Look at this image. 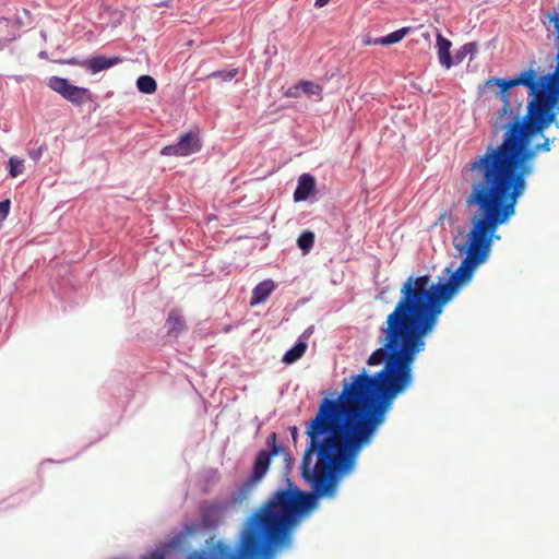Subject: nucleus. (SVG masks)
I'll use <instances>...</instances> for the list:
<instances>
[{
    "instance_id": "5",
    "label": "nucleus",
    "mask_w": 559,
    "mask_h": 559,
    "mask_svg": "<svg viewBox=\"0 0 559 559\" xmlns=\"http://www.w3.org/2000/svg\"><path fill=\"white\" fill-rule=\"evenodd\" d=\"M201 150V141L199 136L192 132L182 134L178 142L162 148L160 154L164 156H188Z\"/></svg>"
},
{
    "instance_id": "10",
    "label": "nucleus",
    "mask_w": 559,
    "mask_h": 559,
    "mask_svg": "<svg viewBox=\"0 0 559 559\" xmlns=\"http://www.w3.org/2000/svg\"><path fill=\"white\" fill-rule=\"evenodd\" d=\"M436 44L438 48V58L445 69H450L453 66V60L451 58L450 49L452 47V43L442 36L441 33L437 34Z\"/></svg>"
},
{
    "instance_id": "20",
    "label": "nucleus",
    "mask_w": 559,
    "mask_h": 559,
    "mask_svg": "<svg viewBox=\"0 0 559 559\" xmlns=\"http://www.w3.org/2000/svg\"><path fill=\"white\" fill-rule=\"evenodd\" d=\"M477 52V45L476 43H467L463 45L459 51L455 53V60L456 62L463 61V59L466 57V55H475Z\"/></svg>"
},
{
    "instance_id": "11",
    "label": "nucleus",
    "mask_w": 559,
    "mask_h": 559,
    "mask_svg": "<svg viewBox=\"0 0 559 559\" xmlns=\"http://www.w3.org/2000/svg\"><path fill=\"white\" fill-rule=\"evenodd\" d=\"M225 507L221 503H210L203 509L202 520L205 526H216L223 516Z\"/></svg>"
},
{
    "instance_id": "18",
    "label": "nucleus",
    "mask_w": 559,
    "mask_h": 559,
    "mask_svg": "<svg viewBox=\"0 0 559 559\" xmlns=\"http://www.w3.org/2000/svg\"><path fill=\"white\" fill-rule=\"evenodd\" d=\"M136 87L144 94H153L157 90L156 81L150 75H141L136 80Z\"/></svg>"
},
{
    "instance_id": "26",
    "label": "nucleus",
    "mask_w": 559,
    "mask_h": 559,
    "mask_svg": "<svg viewBox=\"0 0 559 559\" xmlns=\"http://www.w3.org/2000/svg\"><path fill=\"white\" fill-rule=\"evenodd\" d=\"M41 153H43V148L39 147L37 148L36 151H32L29 152V156L34 159V160H37L40 156H41Z\"/></svg>"
},
{
    "instance_id": "2",
    "label": "nucleus",
    "mask_w": 559,
    "mask_h": 559,
    "mask_svg": "<svg viewBox=\"0 0 559 559\" xmlns=\"http://www.w3.org/2000/svg\"><path fill=\"white\" fill-rule=\"evenodd\" d=\"M313 502L309 493H274L248 519L237 550L216 542L191 551L187 559H274L277 548L290 544L293 528Z\"/></svg>"
},
{
    "instance_id": "17",
    "label": "nucleus",
    "mask_w": 559,
    "mask_h": 559,
    "mask_svg": "<svg viewBox=\"0 0 559 559\" xmlns=\"http://www.w3.org/2000/svg\"><path fill=\"white\" fill-rule=\"evenodd\" d=\"M168 333H179L185 329L183 318L177 310H171L167 319Z\"/></svg>"
},
{
    "instance_id": "25",
    "label": "nucleus",
    "mask_w": 559,
    "mask_h": 559,
    "mask_svg": "<svg viewBox=\"0 0 559 559\" xmlns=\"http://www.w3.org/2000/svg\"><path fill=\"white\" fill-rule=\"evenodd\" d=\"M269 453H272V456L273 455H278V454L285 453V449H284L283 445L276 444L275 447H273L271 449V451Z\"/></svg>"
},
{
    "instance_id": "23",
    "label": "nucleus",
    "mask_w": 559,
    "mask_h": 559,
    "mask_svg": "<svg viewBox=\"0 0 559 559\" xmlns=\"http://www.w3.org/2000/svg\"><path fill=\"white\" fill-rule=\"evenodd\" d=\"M10 212V201L4 200L0 202V222L2 223L3 219L8 216Z\"/></svg>"
},
{
    "instance_id": "3",
    "label": "nucleus",
    "mask_w": 559,
    "mask_h": 559,
    "mask_svg": "<svg viewBox=\"0 0 559 559\" xmlns=\"http://www.w3.org/2000/svg\"><path fill=\"white\" fill-rule=\"evenodd\" d=\"M47 86L74 105H81L90 98L87 88L72 85L67 79L60 76H50Z\"/></svg>"
},
{
    "instance_id": "1",
    "label": "nucleus",
    "mask_w": 559,
    "mask_h": 559,
    "mask_svg": "<svg viewBox=\"0 0 559 559\" xmlns=\"http://www.w3.org/2000/svg\"><path fill=\"white\" fill-rule=\"evenodd\" d=\"M490 83L500 88L503 107L499 118L507 115L512 120L500 126L506 129L500 144L489 145L463 168L471 188L465 203L477 207L468 233L460 231L453 238L455 250L465 258L445 283H432L429 275H411L403 282L400 298L381 329V347L368 357V365H414L444 306L486 262L493 239H500L498 227L515 214L526 178L535 170L533 159L539 152L550 151L549 138L536 145L532 141L556 119L559 75L554 72L537 79L534 70H526L509 80L491 79Z\"/></svg>"
},
{
    "instance_id": "27",
    "label": "nucleus",
    "mask_w": 559,
    "mask_h": 559,
    "mask_svg": "<svg viewBox=\"0 0 559 559\" xmlns=\"http://www.w3.org/2000/svg\"><path fill=\"white\" fill-rule=\"evenodd\" d=\"M82 61L83 60H78L75 58H71V59L64 60L63 63L81 67Z\"/></svg>"
},
{
    "instance_id": "29",
    "label": "nucleus",
    "mask_w": 559,
    "mask_h": 559,
    "mask_svg": "<svg viewBox=\"0 0 559 559\" xmlns=\"http://www.w3.org/2000/svg\"><path fill=\"white\" fill-rule=\"evenodd\" d=\"M290 431H292V437H293L294 441H296V439H297V435H298V429H297V427H293V428L290 429Z\"/></svg>"
},
{
    "instance_id": "19",
    "label": "nucleus",
    "mask_w": 559,
    "mask_h": 559,
    "mask_svg": "<svg viewBox=\"0 0 559 559\" xmlns=\"http://www.w3.org/2000/svg\"><path fill=\"white\" fill-rule=\"evenodd\" d=\"M24 170V160L15 156L9 159V175L12 178L17 177Z\"/></svg>"
},
{
    "instance_id": "4",
    "label": "nucleus",
    "mask_w": 559,
    "mask_h": 559,
    "mask_svg": "<svg viewBox=\"0 0 559 559\" xmlns=\"http://www.w3.org/2000/svg\"><path fill=\"white\" fill-rule=\"evenodd\" d=\"M197 532V524H187L180 534L174 536L169 542L160 545L156 550L142 556L140 559H169L171 551L181 549L186 544V538L190 535H194Z\"/></svg>"
},
{
    "instance_id": "7",
    "label": "nucleus",
    "mask_w": 559,
    "mask_h": 559,
    "mask_svg": "<svg viewBox=\"0 0 559 559\" xmlns=\"http://www.w3.org/2000/svg\"><path fill=\"white\" fill-rule=\"evenodd\" d=\"M272 453L269 451H260L254 460L252 474L249 478V484L254 485L259 483L266 474L271 464Z\"/></svg>"
},
{
    "instance_id": "12",
    "label": "nucleus",
    "mask_w": 559,
    "mask_h": 559,
    "mask_svg": "<svg viewBox=\"0 0 559 559\" xmlns=\"http://www.w3.org/2000/svg\"><path fill=\"white\" fill-rule=\"evenodd\" d=\"M275 289V284L272 280H265L259 283L252 290L250 305L255 306L266 300L271 293Z\"/></svg>"
},
{
    "instance_id": "9",
    "label": "nucleus",
    "mask_w": 559,
    "mask_h": 559,
    "mask_svg": "<svg viewBox=\"0 0 559 559\" xmlns=\"http://www.w3.org/2000/svg\"><path fill=\"white\" fill-rule=\"evenodd\" d=\"M316 188V179L309 174H302L298 178V186L294 192L295 202L307 200Z\"/></svg>"
},
{
    "instance_id": "24",
    "label": "nucleus",
    "mask_w": 559,
    "mask_h": 559,
    "mask_svg": "<svg viewBox=\"0 0 559 559\" xmlns=\"http://www.w3.org/2000/svg\"><path fill=\"white\" fill-rule=\"evenodd\" d=\"M276 440H277V436L275 432H272L269 435V437L266 439V444L270 447V449H272L273 447H275L277 444Z\"/></svg>"
},
{
    "instance_id": "16",
    "label": "nucleus",
    "mask_w": 559,
    "mask_h": 559,
    "mask_svg": "<svg viewBox=\"0 0 559 559\" xmlns=\"http://www.w3.org/2000/svg\"><path fill=\"white\" fill-rule=\"evenodd\" d=\"M314 233L311 230H304L298 239L297 245L304 254H308L314 245Z\"/></svg>"
},
{
    "instance_id": "6",
    "label": "nucleus",
    "mask_w": 559,
    "mask_h": 559,
    "mask_svg": "<svg viewBox=\"0 0 559 559\" xmlns=\"http://www.w3.org/2000/svg\"><path fill=\"white\" fill-rule=\"evenodd\" d=\"M323 87L312 81L301 80L298 83L288 87L284 95L289 98H299L302 94L316 95L320 100L322 99Z\"/></svg>"
},
{
    "instance_id": "22",
    "label": "nucleus",
    "mask_w": 559,
    "mask_h": 559,
    "mask_svg": "<svg viewBox=\"0 0 559 559\" xmlns=\"http://www.w3.org/2000/svg\"><path fill=\"white\" fill-rule=\"evenodd\" d=\"M445 222H448L450 225L453 223V216L450 212L443 211L436 222V225H443Z\"/></svg>"
},
{
    "instance_id": "28",
    "label": "nucleus",
    "mask_w": 559,
    "mask_h": 559,
    "mask_svg": "<svg viewBox=\"0 0 559 559\" xmlns=\"http://www.w3.org/2000/svg\"><path fill=\"white\" fill-rule=\"evenodd\" d=\"M330 0H316L314 5L318 8H322L329 3Z\"/></svg>"
},
{
    "instance_id": "14",
    "label": "nucleus",
    "mask_w": 559,
    "mask_h": 559,
    "mask_svg": "<svg viewBox=\"0 0 559 559\" xmlns=\"http://www.w3.org/2000/svg\"><path fill=\"white\" fill-rule=\"evenodd\" d=\"M306 349L307 344L304 342H298L284 354L282 361L286 365H290L300 359L306 353Z\"/></svg>"
},
{
    "instance_id": "21",
    "label": "nucleus",
    "mask_w": 559,
    "mask_h": 559,
    "mask_svg": "<svg viewBox=\"0 0 559 559\" xmlns=\"http://www.w3.org/2000/svg\"><path fill=\"white\" fill-rule=\"evenodd\" d=\"M238 74V69L233 68L230 70H221V71H213L212 73L207 74L206 78H218L223 81H230Z\"/></svg>"
},
{
    "instance_id": "8",
    "label": "nucleus",
    "mask_w": 559,
    "mask_h": 559,
    "mask_svg": "<svg viewBox=\"0 0 559 559\" xmlns=\"http://www.w3.org/2000/svg\"><path fill=\"white\" fill-rule=\"evenodd\" d=\"M122 59L120 57H104V56H96L87 60H83L81 63V67L86 68L91 73L95 74L97 72L107 70L118 63H120Z\"/></svg>"
},
{
    "instance_id": "15",
    "label": "nucleus",
    "mask_w": 559,
    "mask_h": 559,
    "mask_svg": "<svg viewBox=\"0 0 559 559\" xmlns=\"http://www.w3.org/2000/svg\"><path fill=\"white\" fill-rule=\"evenodd\" d=\"M14 39L13 27L9 19L0 17V50Z\"/></svg>"
},
{
    "instance_id": "13",
    "label": "nucleus",
    "mask_w": 559,
    "mask_h": 559,
    "mask_svg": "<svg viewBox=\"0 0 559 559\" xmlns=\"http://www.w3.org/2000/svg\"><path fill=\"white\" fill-rule=\"evenodd\" d=\"M411 31H412L411 27H402L393 33H390L386 36L373 39L372 44L383 45V46L396 44V43L401 41L407 34H409Z\"/></svg>"
},
{
    "instance_id": "30",
    "label": "nucleus",
    "mask_w": 559,
    "mask_h": 559,
    "mask_svg": "<svg viewBox=\"0 0 559 559\" xmlns=\"http://www.w3.org/2000/svg\"><path fill=\"white\" fill-rule=\"evenodd\" d=\"M286 454V460L289 461L290 460V456L288 453H285Z\"/></svg>"
}]
</instances>
